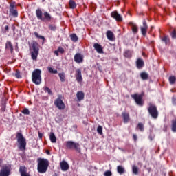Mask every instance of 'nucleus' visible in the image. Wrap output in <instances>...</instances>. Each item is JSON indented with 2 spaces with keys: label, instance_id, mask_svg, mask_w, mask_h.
I'll use <instances>...</instances> for the list:
<instances>
[{
  "label": "nucleus",
  "instance_id": "obj_1",
  "mask_svg": "<svg viewBox=\"0 0 176 176\" xmlns=\"http://www.w3.org/2000/svg\"><path fill=\"white\" fill-rule=\"evenodd\" d=\"M37 170L40 174H45L46 171H47V168H49V160L45 158H38L37 159Z\"/></svg>",
  "mask_w": 176,
  "mask_h": 176
},
{
  "label": "nucleus",
  "instance_id": "obj_2",
  "mask_svg": "<svg viewBox=\"0 0 176 176\" xmlns=\"http://www.w3.org/2000/svg\"><path fill=\"white\" fill-rule=\"evenodd\" d=\"M16 138L18 142V148L22 152L25 151V148L27 146V140L25 138L23 135V133L18 132L16 133Z\"/></svg>",
  "mask_w": 176,
  "mask_h": 176
},
{
  "label": "nucleus",
  "instance_id": "obj_3",
  "mask_svg": "<svg viewBox=\"0 0 176 176\" xmlns=\"http://www.w3.org/2000/svg\"><path fill=\"white\" fill-rule=\"evenodd\" d=\"M29 49L30 50L32 60H36V58H38V55L39 54V47L38 46V43L33 42L30 44Z\"/></svg>",
  "mask_w": 176,
  "mask_h": 176
},
{
  "label": "nucleus",
  "instance_id": "obj_4",
  "mask_svg": "<svg viewBox=\"0 0 176 176\" xmlns=\"http://www.w3.org/2000/svg\"><path fill=\"white\" fill-rule=\"evenodd\" d=\"M42 74V71L41 69H36L33 71L32 74V80L33 83L36 85H39L42 82V77L41 74Z\"/></svg>",
  "mask_w": 176,
  "mask_h": 176
},
{
  "label": "nucleus",
  "instance_id": "obj_5",
  "mask_svg": "<svg viewBox=\"0 0 176 176\" xmlns=\"http://www.w3.org/2000/svg\"><path fill=\"white\" fill-rule=\"evenodd\" d=\"M66 148H67V149H74V151L80 153V144H79V143L73 141H67L66 142Z\"/></svg>",
  "mask_w": 176,
  "mask_h": 176
},
{
  "label": "nucleus",
  "instance_id": "obj_6",
  "mask_svg": "<svg viewBox=\"0 0 176 176\" xmlns=\"http://www.w3.org/2000/svg\"><path fill=\"white\" fill-rule=\"evenodd\" d=\"M148 111L149 114L153 118V119H157V117L159 116V111H157V108L155 104L149 103Z\"/></svg>",
  "mask_w": 176,
  "mask_h": 176
},
{
  "label": "nucleus",
  "instance_id": "obj_7",
  "mask_svg": "<svg viewBox=\"0 0 176 176\" xmlns=\"http://www.w3.org/2000/svg\"><path fill=\"white\" fill-rule=\"evenodd\" d=\"M54 105L56 107V108H58V109H60V111L65 109V104H64L63 100H61V96H59L58 98L55 100Z\"/></svg>",
  "mask_w": 176,
  "mask_h": 176
},
{
  "label": "nucleus",
  "instance_id": "obj_8",
  "mask_svg": "<svg viewBox=\"0 0 176 176\" xmlns=\"http://www.w3.org/2000/svg\"><path fill=\"white\" fill-rule=\"evenodd\" d=\"M132 98L135 100L136 104L140 107H142L144 105V102H142V95H140L138 94H135L131 95Z\"/></svg>",
  "mask_w": 176,
  "mask_h": 176
},
{
  "label": "nucleus",
  "instance_id": "obj_9",
  "mask_svg": "<svg viewBox=\"0 0 176 176\" xmlns=\"http://www.w3.org/2000/svg\"><path fill=\"white\" fill-rule=\"evenodd\" d=\"M10 174V168L9 166H3L0 171V176H9Z\"/></svg>",
  "mask_w": 176,
  "mask_h": 176
},
{
  "label": "nucleus",
  "instance_id": "obj_10",
  "mask_svg": "<svg viewBox=\"0 0 176 176\" xmlns=\"http://www.w3.org/2000/svg\"><path fill=\"white\" fill-rule=\"evenodd\" d=\"M111 16L113 19H115V20H116V21H122L123 18L121 16V15L118 13V11H113L111 13Z\"/></svg>",
  "mask_w": 176,
  "mask_h": 176
},
{
  "label": "nucleus",
  "instance_id": "obj_11",
  "mask_svg": "<svg viewBox=\"0 0 176 176\" xmlns=\"http://www.w3.org/2000/svg\"><path fill=\"white\" fill-rule=\"evenodd\" d=\"M75 76L76 78V80L78 83H82L83 81V78H82V70L80 69H78L76 70Z\"/></svg>",
  "mask_w": 176,
  "mask_h": 176
},
{
  "label": "nucleus",
  "instance_id": "obj_12",
  "mask_svg": "<svg viewBox=\"0 0 176 176\" xmlns=\"http://www.w3.org/2000/svg\"><path fill=\"white\" fill-rule=\"evenodd\" d=\"M60 166L62 171H68V170H69V164H68L67 161L63 160L60 163Z\"/></svg>",
  "mask_w": 176,
  "mask_h": 176
},
{
  "label": "nucleus",
  "instance_id": "obj_13",
  "mask_svg": "<svg viewBox=\"0 0 176 176\" xmlns=\"http://www.w3.org/2000/svg\"><path fill=\"white\" fill-rule=\"evenodd\" d=\"M74 61L78 64H80V63H83V55H82L80 53L76 54L74 56Z\"/></svg>",
  "mask_w": 176,
  "mask_h": 176
},
{
  "label": "nucleus",
  "instance_id": "obj_14",
  "mask_svg": "<svg viewBox=\"0 0 176 176\" xmlns=\"http://www.w3.org/2000/svg\"><path fill=\"white\" fill-rule=\"evenodd\" d=\"M36 16L38 19V20H41V21H45V18H43V12H42V10L41 9H37L36 10Z\"/></svg>",
  "mask_w": 176,
  "mask_h": 176
},
{
  "label": "nucleus",
  "instance_id": "obj_15",
  "mask_svg": "<svg viewBox=\"0 0 176 176\" xmlns=\"http://www.w3.org/2000/svg\"><path fill=\"white\" fill-rule=\"evenodd\" d=\"M94 47L95 50H96L97 53H99L100 54H102V53H104L102 46H101V45H100L99 43H94Z\"/></svg>",
  "mask_w": 176,
  "mask_h": 176
},
{
  "label": "nucleus",
  "instance_id": "obj_16",
  "mask_svg": "<svg viewBox=\"0 0 176 176\" xmlns=\"http://www.w3.org/2000/svg\"><path fill=\"white\" fill-rule=\"evenodd\" d=\"M148 31V25L146 24V21H143V26L141 27V32L144 36L146 35V32Z\"/></svg>",
  "mask_w": 176,
  "mask_h": 176
},
{
  "label": "nucleus",
  "instance_id": "obj_17",
  "mask_svg": "<svg viewBox=\"0 0 176 176\" xmlns=\"http://www.w3.org/2000/svg\"><path fill=\"white\" fill-rule=\"evenodd\" d=\"M122 117L124 120V123H129L130 122V114L129 113L122 112Z\"/></svg>",
  "mask_w": 176,
  "mask_h": 176
},
{
  "label": "nucleus",
  "instance_id": "obj_18",
  "mask_svg": "<svg viewBox=\"0 0 176 176\" xmlns=\"http://www.w3.org/2000/svg\"><path fill=\"white\" fill-rule=\"evenodd\" d=\"M145 65V63L144 62V60L142 58H138L136 60V66L138 69H141Z\"/></svg>",
  "mask_w": 176,
  "mask_h": 176
},
{
  "label": "nucleus",
  "instance_id": "obj_19",
  "mask_svg": "<svg viewBox=\"0 0 176 176\" xmlns=\"http://www.w3.org/2000/svg\"><path fill=\"white\" fill-rule=\"evenodd\" d=\"M76 97H77L78 101H82L85 100V93H83V91H80L77 92Z\"/></svg>",
  "mask_w": 176,
  "mask_h": 176
},
{
  "label": "nucleus",
  "instance_id": "obj_20",
  "mask_svg": "<svg viewBox=\"0 0 176 176\" xmlns=\"http://www.w3.org/2000/svg\"><path fill=\"white\" fill-rule=\"evenodd\" d=\"M107 37L109 41H115V35L113 34V32H112L111 30H108L107 32Z\"/></svg>",
  "mask_w": 176,
  "mask_h": 176
},
{
  "label": "nucleus",
  "instance_id": "obj_21",
  "mask_svg": "<svg viewBox=\"0 0 176 176\" xmlns=\"http://www.w3.org/2000/svg\"><path fill=\"white\" fill-rule=\"evenodd\" d=\"M6 49H8V50H10L11 53H13V45L12 44V42L7 41L6 43Z\"/></svg>",
  "mask_w": 176,
  "mask_h": 176
},
{
  "label": "nucleus",
  "instance_id": "obj_22",
  "mask_svg": "<svg viewBox=\"0 0 176 176\" xmlns=\"http://www.w3.org/2000/svg\"><path fill=\"white\" fill-rule=\"evenodd\" d=\"M50 140L52 144H56L57 142V138H56V135H54V133L51 132L50 135Z\"/></svg>",
  "mask_w": 176,
  "mask_h": 176
},
{
  "label": "nucleus",
  "instance_id": "obj_23",
  "mask_svg": "<svg viewBox=\"0 0 176 176\" xmlns=\"http://www.w3.org/2000/svg\"><path fill=\"white\" fill-rule=\"evenodd\" d=\"M117 173L120 174V175L124 174L126 173V170L124 169V167L122 166H117Z\"/></svg>",
  "mask_w": 176,
  "mask_h": 176
},
{
  "label": "nucleus",
  "instance_id": "obj_24",
  "mask_svg": "<svg viewBox=\"0 0 176 176\" xmlns=\"http://www.w3.org/2000/svg\"><path fill=\"white\" fill-rule=\"evenodd\" d=\"M129 25H131L133 32H134L135 34H137V32H138V28L137 27L136 24L133 22H130Z\"/></svg>",
  "mask_w": 176,
  "mask_h": 176
},
{
  "label": "nucleus",
  "instance_id": "obj_25",
  "mask_svg": "<svg viewBox=\"0 0 176 176\" xmlns=\"http://www.w3.org/2000/svg\"><path fill=\"white\" fill-rule=\"evenodd\" d=\"M10 13L11 16H13V17H17V16H19V12H17L16 8H10Z\"/></svg>",
  "mask_w": 176,
  "mask_h": 176
},
{
  "label": "nucleus",
  "instance_id": "obj_26",
  "mask_svg": "<svg viewBox=\"0 0 176 176\" xmlns=\"http://www.w3.org/2000/svg\"><path fill=\"white\" fill-rule=\"evenodd\" d=\"M43 16L44 20H47V21H50V20H52V16H50V14H49V12H44Z\"/></svg>",
  "mask_w": 176,
  "mask_h": 176
},
{
  "label": "nucleus",
  "instance_id": "obj_27",
  "mask_svg": "<svg viewBox=\"0 0 176 176\" xmlns=\"http://www.w3.org/2000/svg\"><path fill=\"white\" fill-rule=\"evenodd\" d=\"M161 41H162V42H164L165 45H168V43H170V38H168V36H164V37H162Z\"/></svg>",
  "mask_w": 176,
  "mask_h": 176
},
{
  "label": "nucleus",
  "instance_id": "obj_28",
  "mask_svg": "<svg viewBox=\"0 0 176 176\" xmlns=\"http://www.w3.org/2000/svg\"><path fill=\"white\" fill-rule=\"evenodd\" d=\"M69 6L70 9H75L76 8V3L73 0H70L69 2Z\"/></svg>",
  "mask_w": 176,
  "mask_h": 176
},
{
  "label": "nucleus",
  "instance_id": "obj_29",
  "mask_svg": "<svg viewBox=\"0 0 176 176\" xmlns=\"http://www.w3.org/2000/svg\"><path fill=\"white\" fill-rule=\"evenodd\" d=\"M140 77L142 78V79L143 80H146V79H148V78H149V76L147 74L146 72H142L140 74Z\"/></svg>",
  "mask_w": 176,
  "mask_h": 176
},
{
  "label": "nucleus",
  "instance_id": "obj_30",
  "mask_svg": "<svg viewBox=\"0 0 176 176\" xmlns=\"http://www.w3.org/2000/svg\"><path fill=\"white\" fill-rule=\"evenodd\" d=\"M58 76L60 82H65V74L64 72L59 73Z\"/></svg>",
  "mask_w": 176,
  "mask_h": 176
},
{
  "label": "nucleus",
  "instance_id": "obj_31",
  "mask_svg": "<svg viewBox=\"0 0 176 176\" xmlns=\"http://www.w3.org/2000/svg\"><path fill=\"white\" fill-rule=\"evenodd\" d=\"M19 173H20L21 175L26 174L27 173V168H25V166H20Z\"/></svg>",
  "mask_w": 176,
  "mask_h": 176
},
{
  "label": "nucleus",
  "instance_id": "obj_32",
  "mask_svg": "<svg viewBox=\"0 0 176 176\" xmlns=\"http://www.w3.org/2000/svg\"><path fill=\"white\" fill-rule=\"evenodd\" d=\"M70 38L73 42H78V36L75 34H70Z\"/></svg>",
  "mask_w": 176,
  "mask_h": 176
},
{
  "label": "nucleus",
  "instance_id": "obj_33",
  "mask_svg": "<svg viewBox=\"0 0 176 176\" xmlns=\"http://www.w3.org/2000/svg\"><path fill=\"white\" fill-rule=\"evenodd\" d=\"M172 131L176 133V119L172 120Z\"/></svg>",
  "mask_w": 176,
  "mask_h": 176
},
{
  "label": "nucleus",
  "instance_id": "obj_34",
  "mask_svg": "<svg viewBox=\"0 0 176 176\" xmlns=\"http://www.w3.org/2000/svg\"><path fill=\"white\" fill-rule=\"evenodd\" d=\"M138 171H139V168L137 166H133L132 167V173L135 174V175H138Z\"/></svg>",
  "mask_w": 176,
  "mask_h": 176
},
{
  "label": "nucleus",
  "instance_id": "obj_35",
  "mask_svg": "<svg viewBox=\"0 0 176 176\" xmlns=\"http://www.w3.org/2000/svg\"><path fill=\"white\" fill-rule=\"evenodd\" d=\"M169 82L170 83V85H174V83H175L176 82V78L174 76H171L169 77Z\"/></svg>",
  "mask_w": 176,
  "mask_h": 176
},
{
  "label": "nucleus",
  "instance_id": "obj_36",
  "mask_svg": "<svg viewBox=\"0 0 176 176\" xmlns=\"http://www.w3.org/2000/svg\"><path fill=\"white\" fill-rule=\"evenodd\" d=\"M124 56L127 58H130V57H131V52H130L129 50L125 51L124 53Z\"/></svg>",
  "mask_w": 176,
  "mask_h": 176
},
{
  "label": "nucleus",
  "instance_id": "obj_37",
  "mask_svg": "<svg viewBox=\"0 0 176 176\" xmlns=\"http://www.w3.org/2000/svg\"><path fill=\"white\" fill-rule=\"evenodd\" d=\"M47 70L50 72V74H58V71L57 70H54L52 67H47Z\"/></svg>",
  "mask_w": 176,
  "mask_h": 176
},
{
  "label": "nucleus",
  "instance_id": "obj_38",
  "mask_svg": "<svg viewBox=\"0 0 176 176\" xmlns=\"http://www.w3.org/2000/svg\"><path fill=\"white\" fill-rule=\"evenodd\" d=\"M34 34L36 38H38L39 39L45 41V36L39 35V34H38L36 32H35Z\"/></svg>",
  "mask_w": 176,
  "mask_h": 176
},
{
  "label": "nucleus",
  "instance_id": "obj_39",
  "mask_svg": "<svg viewBox=\"0 0 176 176\" xmlns=\"http://www.w3.org/2000/svg\"><path fill=\"white\" fill-rule=\"evenodd\" d=\"M44 91H45V93H48V94H50V96H52L53 95V93L52 92V90L50 89L49 87H45L44 88Z\"/></svg>",
  "mask_w": 176,
  "mask_h": 176
},
{
  "label": "nucleus",
  "instance_id": "obj_40",
  "mask_svg": "<svg viewBox=\"0 0 176 176\" xmlns=\"http://www.w3.org/2000/svg\"><path fill=\"white\" fill-rule=\"evenodd\" d=\"M137 129H139L140 131H144V124L143 123H139L138 124Z\"/></svg>",
  "mask_w": 176,
  "mask_h": 176
},
{
  "label": "nucleus",
  "instance_id": "obj_41",
  "mask_svg": "<svg viewBox=\"0 0 176 176\" xmlns=\"http://www.w3.org/2000/svg\"><path fill=\"white\" fill-rule=\"evenodd\" d=\"M97 133L100 134V135H102V126H98L97 128Z\"/></svg>",
  "mask_w": 176,
  "mask_h": 176
},
{
  "label": "nucleus",
  "instance_id": "obj_42",
  "mask_svg": "<svg viewBox=\"0 0 176 176\" xmlns=\"http://www.w3.org/2000/svg\"><path fill=\"white\" fill-rule=\"evenodd\" d=\"M15 76L16 78H17L18 79H20V78H21V74L20 73V71L16 70L15 72Z\"/></svg>",
  "mask_w": 176,
  "mask_h": 176
},
{
  "label": "nucleus",
  "instance_id": "obj_43",
  "mask_svg": "<svg viewBox=\"0 0 176 176\" xmlns=\"http://www.w3.org/2000/svg\"><path fill=\"white\" fill-rule=\"evenodd\" d=\"M22 113H23V115H30V110L25 108L22 111Z\"/></svg>",
  "mask_w": 176,
  "mask_h": 176
},
{
  "label": "nucleus",
  "instance_id": "obj_44",
  "mask_svg": "<svg viewBox=\"0 0 176 176\" xmlns=\"http://www.w3.org/2000/svg\"><path fill=\"white\" fill-rule=\"evenodd\" d=\"M104 176H112V172H111V170H107V171L104 172Z\"/></svg>",
  "mask_w": 176,
  "mask_h": 176
},
{
  "label": "nucleus",
  "instance_id": "obj_45",
  "mask_svg": "<svg viewBox=\"0 0 176 176\" xmlns=\"http://www.w3.org/2000/svg\"><path fill=\"white\" fill-rule=\"evenodd\" d=\"M148 138H149L150 141H153V140H155V134L151 133Z\"/></svg>",
  "mask_w": 176,
  "mask_h": 176
},
{
  "label": "nucleus",
  "instance_id": "obj_46",
  "mask_svg": "<svg viewBox=\"0 0 176 176\" xmlns=\"http://www.w3.org/2000/svg\"><path fill=\"white\" fill-rule=\"evenodd\" d=\"M171 36L173 39H175L176 38V31L175 30H173L171 33Z\"/></svg>",
  "mask_w": 176,
  "mask_h": 176
},
{
  "label": "nucleus",
  "instance_id": "obj_47",
  "mask_svg": "<svg viewBox=\"0 0 176 176\" xmlns=\"http://www.w3.org/2000/svg\"><path fill=\"white\" fill-rule=\"evenodd\" d=\"M58 52L59 53H61V54H63V53H64V48H63V47H59L58 48Z\"/></svg>",
  "mask_w": 176,
  "mask_h": 176
},
{
  "label": "nucleus",
  "instance_id": "obj_48",
  "mask_svg": "<svg viewBox=\"0 0 176 176\" xmlns=\"http://www.w3.org/2000/svg\"><path fill=\"white\" fill-rule=\"evenodd\" d=\"M50 30H52V31H56V26L50 25Z\"/></svg>",
  "mask_w": 176,
  "mask_h": 176
},
{
  "label": "nucleus",
  "instance_id": "obj_49",
  "mask_svg": "<svg viewBox=\"0 0 176 176\" xmlns=\"http://www.w3.org/2000/svg\"><path fill=\"white\" fill-rule=\"evenodd\" d=\"M10 9H16V6H14V4L11 3L10 6Z\"/></svg>",
  "mask_w": 176,
  "mask_h": 176
},
{
  "label": "nucleus",
  "instance_id": "obj_50",
  "mask_svg": "<svg viewBox=\"0 0 176 176\" xmlns=\"http://www.w3.org/2000/svg\"><path fill=\"white\" fill-rule=\"evenodd\" d=\"M172 102H173V105H176V98H173Z\"/></svg>",
  "mask_w": 176,
  "mask_h": 176
},
{
  "label": "nucleus",
  "instance_id": "obj_51",
  "mask_svg": "<svg viewBox=\"0 0 176 176\" xmlns=\"http://www.w3.org/2000/svg\"><path fill=\"white\" fill-rule=\"evenodd\" d=\"M133 137L134 141H137V140H138L137 135L134 134V135H133Z\"/></svg>",
  "mask_w": 176,
  "mask_h": 176
},
{
  "label": "nucleus",
  "instance_id": "obj_52",
  "mask_svg": "<svg viewBox=\"0 0 176 176\" xmlns=\"http://www.w3.org/2000/svg\"><path fill=\"white\" fill-rule=\"evenodd\" d=\"M38 137L39 138H42V137H43V135H42V133H41V132H38Z\"/></svg>",
  "mask_w": 176,
  "mask_h": 176
},
{
  "label": "nucleus",
  "instance_id": "obj_53",
  "mask_svg": "<svg viewBox=\"0 0 176 176\" xmlns=\"http://www.w3.org/2000/svg\"><path fill=\"white\" fill-rule=\"evenodd\" d=\"M58 50H57L56 51H54V54H56V56H58Z\"/></svg>",
  "mask_w": 176,
  "mask_h": 176
},
{
  "label": "nucleus",
  "instance_id": "obj_54",
  "mask_svg": "<svg viewBox=\"0 0 176 176\" xmlns=\"http://www.w3.org/2000/svg\"><path fill=\"white\" fill-rule=\"evenodd\" d=\"M21 176H30V175H28V173H23L21 175Z\"/></svg>",
  "mask_w": 176,
  "mask_h": 176
},
{
  "label": "nucleus",
  "instance_id": "obj_55",
  "mask_svg": "<svg viewBox=\"0 0 176 176\" xmlns=\"http://www.w3.org/2000/svg\"><path fill=\"white\" fill-rule=\"evenodd\" d=\"M5 30H6V31H9V26L6 25L5 27Z\"/></svg>",
  "mask_w": 176,
  "mask_h": 176
},
{
  "label": "nucleus",
  "instance_id": "obj_56",
  "mask_svg": "<svg viewBox=\"0 0 176 176\" xmlns=\"http://www.w3.org/2000/svg\"><path fill=\"white\" fill-rule=\"evenodd\" d=\"M46 153L47 155H50V151H49L48 150L46 151Z\"/></svg>",
  "mask_w": 176,
  "mask_h": 176
},
{
  "label": "nucleus",
  "instance_id": "obj_57",
  "mask_svg": "<svg viewBox=\"0 0 176 176\" xmlns=\"http://www.w3.org/2000/svg\"><path fill=\"white\" fill-rule=\"evenodd\" d=\"M2 159H0V167H1V166H2Z\"/></svg>",
  "mask_w": 176,
  "mask_h": 176
},
{
  "label": "nucleus",
  "instance_id": "obj_58",
  "mask_svg": "<svg viewBox=\"0 0 176 176\" xmlns=\"http://www.w3.org/2000/svg\"><path fill=\"white\" fill-rule=\"evenodd\" d=\"M53 176H58V175H57V173H55Z\"/></svg>",
  "mask_w": 176,
  "mask_h": 176
},
{
  "label": "nucleus",
  "instance_id": "obj_59",
  "mask_svg": "<svg viewBox=\"0 0 176 176\" xmlns=\"http://www.w3.org/2000/svg\"><path fill=\"white\" fill-rule=\"evenodd\" d=\"M172 92H174V91L171 90Z\"/></svg>",
  "mask_w": 176,
  "mask_h": 176
}]
</instances>
